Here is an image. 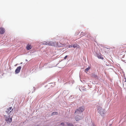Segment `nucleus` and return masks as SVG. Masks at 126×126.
<instances>
[{
	"label": "nucleus",
	"mask_w": 126,
	"mask_h": 126,
	"mask_svg": "<svg viewBox=\"0 0 126 126\" xmlns=\"http://www.w3.org/2000/svg\"><path fill=\"white\" fill-rule=\"evenodd\" d=\"M12 107H9V108L5 112L6 113H7V114H9L8 112H9V111L11 110H12Z\"/></svg>",
	"instance_id": "nucleus-8"
},
{
	"label": "nucleus",
	"mask_w": 126,
	"mask_h": 126,
	"mask_svg": "<svg viewBox=\"0 0 126 126\" xmlns=\"http://www.w3.org/2000/svg\"><path fill=\"white\" fill-rule=\"evenodd\" d=\"M73 47L74 48H75L76 47V46L75 45H74L73 46Z\"/></svg>",
	"instance_id": "nucleus-18"
},
{
	"label": "nucleus",
	"mask_w": 126,
	"mask_h": 126,
	"mask_svg": "<svg viewBox=\"0 0 126 126\" xmlns=\"http://www.w3.org/2000/svg\"><path fill=\"white\" fill-rule=\"evenodd\" d=\"M72 47V46H69V47Z\"/></svg>",
	"instance_id": "nucleus-20"
},
{
	"label": "nucleus",
	"mask_w": 126,
	"mask_h": 126,
	"mask_svg": "<svg viewBox=\"0 0 126 126\" xmlns=\"http://www.w3.org/2000/svg\"><path fill=\"white\" fill-rule=\"evenodd\" d=\"M13 110V109H12V110H11V111H10V112H10V113H11V112Z\"/></svg>",
	"instance_id": "nucleus-21"
},
{
	"label": "nucleus",
	"mask_w": 126,
	"mask_h": 126,
	"mask_svg": "<svg viewBox=\"0 0 126 126\" xmlns=\"http://www.w3.org/2000/svg\"><path fill=\"white\" fill-rule=\"evenodd\" d=\"M67 55H66V56L65 57H64V59H65V60L67 58Z\"/></svg>",
	"instance_id": "nucleus-17"
},
{
	"label": "nucleus",
	"mask_w": 126,
	"mask_h": 126,
	"mask_svg": "<svg viewBox=\"0 0 126 126\" xmlns=\"http://www.w3.org/2000/svg\"><path fill=\"white\" fill-rule=\"evenodd\" d=\"M84 110V108L83 107H79L78 109L76 110L75 113L79 114L80 112L83 111Z\"/></svg>",
	"instance_id": "nucleus-3"
},
{
	"label": "nucleus",
	"mask_w": 126,
	"mask_h": 126,
	"mask_svg": "<svg viewBox=\"0 0 126 126\" xmlns=\"http://www.w3.org/2000/svg\"><path fill=\"white\" fill-rule=\"evenodd\" d=\"M21 68V66H20L18 67L15 70V73L16 74L18 73L20 71Z\"/></svg>",
	"instance_id": "nucleus-4"
},
{
	"label": "nucleus",
	"mask_w": 126,
	"mask_h": 126,
	"mask_svg": "<svg viewBox=\"0 0 126 126\" xmlns=\"http://www.w3.org/2000/svg\"><path fill=\"white\" fill-rule=\"evenodd\" d=\"M60 125L64 126V124L63 122L62 123H61Z\"/></svg>",
	"instance_id": "nucleus-16"
},
{
	"label": "nucleus",
	"mask_w": 126,
	"mask_h": 126,
	"mask_svg": "<svg viewBox=\"0 0 126 126\" xmlns=\"http://www.w3.org/2000/svg\"><path fill=\"white\" fill-rule=\"evenodd\" d=\"M43 44L47 45L48 44V43L47 42H43V43L42 44Z\"/></svg>",
	"instance_id": "nucleus-15"
},
{
	"label": "nucleus",
	"mask_w": 126,
	"mask_h": 126,
	"mask_svg": "<svg viewBox=\"0 0 126 126\" xmlns=\"http://www.w3.org/2000/svg\"><path fill=\"white\" fill-rule=\"evenodd\" d=\"M81 35H83V34H84V33L83 32H81Z\"/></svg>",
	"instance_id": "nucleus-19"
},
{
	"label": "nucleus",
	"mask_w": 126,
	"mask_h": 126,
	"mask_svg": "<svg viewBox=\"0 0 126 126\" xmlns=\"http://www.w3.org/2000/svg\"><path fill=\"white\" fill-rule=\"evenodd\" d=\"M90 68L89 67H88V68H87L85 70V72H87L90 69Z\"/></svg>",
	"instance_id": "nucleus-14"
},
{
	"label": "nucleus",
	"mask_w": 126,
	"mask_h": 126,
	"mask_svg": "<svg viewBox=\"0 0 126 126\" xmlns=\"http://www.w3.org/2000/svg\"><path fill=\"white\" fill-rule=\"evenodd\" d=\"M124 45V46H125V45Z\"/></svg>",
	"instance_id": "nucleus-22"
},
{
	"label": "nucleus",
	"mask_w": 126,
	"mask_h": 126,
	"mask_svg": "<svg viewBox=\"0 0 126 126\" xmlns=\"http://www.w3.org/2000/svg\"><path fill=\"white\" fill-rule=\"evenodd\" d=\"M5 118V120L7 123H10L12 121V118H10V116L9 114H8L7 115H4Z\"/></svg>",
	"instance_id": "nucleus-2"
},
{
	"label": "nucleus",
	"mask_w": 126,
	"mask_h": 126,
	"mask_svg": "<svg viewBox=\"0 0 126 126\" xmlns=\"http://www.w3.org/2000/svg\"><path fill=\"white\" fill-rule=\"evenodd\" d=\"M82 118L80 116L77 115L75 117V119L77 121H79Z\"/></svg>",
	"instance_id": "nucleus-7"
},
{
	"label": "nucleus",
	"mask_w": 126,
	"mask_h": 126,
	"mask_svg": "<svg viewBox=\"0 0 126 126\" xmlns=\"http://www.w3.org/2000/svg\"><path fill=\"white\" fill-rule=\"evenodd\" d=\"M97 110L98 113L101 116H104L106 112L105 109L99 106L98 107Z\"/></svg>",
	"instance_id": "nucleus-1"
},
{
	"label": "nucleus",
	"mask_w": 126,
	"mask_h": 126,
	"mask_svg": "<svg viewBox=\"0 0 126 126\" xmlns=\"http://www.w3.org/2000/svg\"><path fill=\"white\" fill-rule=\"evenodd\" d=\"M58 113L57 112H54L52 113L51 114V115L52 116L54 115H58Z\"/></svg>",
	"instance_id": "nucleus-10"
},
{
	"label": "nucleus",
	"mask_w": 126,
	"mask_h": 126,
	"mask_svg": "<svg viewBox=\"0 0 126 126\" xmlns=\"http://www.w3.org/2000/svg\"><path fill=\"white\" fill-rule=\"evenodd\" d=\"M54 42L52 43L49 42L48 43V44L49 46H53L54 44Z\"/></svg>",
	"instance_id": "nucleus-13"
},
{
	"label": "nucleus",
	"mask_w": 126,
	"mask_h": 126,
	"mask_svg": "<svg viewBox=\"0 0 126 126\" xmlns=\"http://www.w3.org/2000/svg\"><path fill=\"white\" fill-rule=\"evenodd\" d=\"M5 32L4 29L3 27L0 28V34H3Z\"/></svg>",
	"instance_id": "nucleus-5"
},
{
	"label": "nucleus",
	"mask_w": 126,
	"mask_h": 126,
	"mask_svg": "<svg viewBox=\"0 0 126 126\" xmlns=\"http://www.w3.org/2000/svg\"><path fill=\"white\" fill-rule=\"evenodd\" d=\"M97 57L99 59H103V57L101 55H97Z\"/></svg>",
	"instance_id": "nucleus-12"
},
{
	"label": "nucleus",
	"mask_w": 126,
	"mask_h": 126,
	"mask_svg": "<svg viewBox=\"0 0 126 126\" xmlns=\"http://www.w3.org/2000/svg\"><path fill=\"white\" fill-rule=\"evenodd\" d=\"M91 76L96 79H97L98 78V77L96 74H92Z\"/></svg>",
	"instance_id": "nucleus-9"
},
{
	"label": "nucleus",
	"mask_w": 126,
	"mask_h": 126,
	"mask_svg": "<svg viewBox=\"0 0 126 126\" xmlns=\"http://www.w3.org/2000/svg\"><path fill=\"white\" fill-rule=\"evenodd\" d=\"M32 47V46L31 44H28L26 48L28 50H29Z\"/></svg>",
	"instance_id": "nucleus-6"
},
{
	"label": "nucleus",
	"mask_w": 126,
	"mask_h": 126,
	"mask_svg": "<svg viewBox=\"0 0 126 126\" xmlns=\"http://www.w3.org/2000/svg\"><path fill=\"white\" fill-rule=\"evenodd\" d=\"M67 126H73V125L72 124H71L68 122L66 123Z\"/></svg>",
	"instance_id": "nucleus-11"
}]
</instances>
